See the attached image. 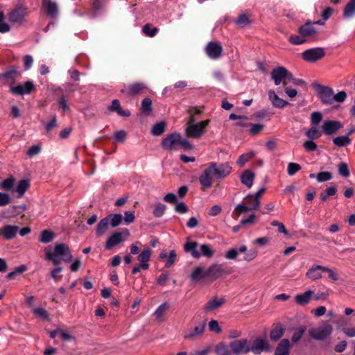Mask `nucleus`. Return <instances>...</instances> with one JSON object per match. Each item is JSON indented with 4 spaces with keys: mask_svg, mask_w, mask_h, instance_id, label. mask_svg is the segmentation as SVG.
<instances>
[{
    "mask_svg": "<svg viewBox=\"0 0 355 355\" xmlns=\"http://www.w3.org/2000/svg\"><path fill=\"white\" fill-rule=\"evenodd\" d=\"M45 259L51 260L54 266H58L61 261L69 262L72 255L69 246L65 243H56L53 251H46Z\"/></svg>",
    "mask_w": 355,
    "mask_h": 355,
    "instance_id": "nucleus-1",
    "label": "nucleus"
},
{
    "mask_svg": "<svg viewBox=\"0 0 355 355\" xmlns=\"http://www.w3.org/2000/svg\"><path fill=\"white\" fill-rule=\"evenodd\" d=\"M210 120H205L199 123H195L191 116L187 123L185 134L187 137L199 139L205 132V128L209 124Z\"/></svg>",
    "mask_w": 355,
    "mask_h": 355,
    "instance_id": "nucleus-2",
    "label": "nucleus"
},
{
    "mask_svg": "<svg viewBox=\"0 0 355 355\" xmlns=\"http://www.w3.org/2000/svg\"><path fill=\"white\" fill-rule=\"evenodd\" d=\"M260 205L261 200H259L257 198H254L252 194H248L241 203L235 207L234 214L236 217H239L242 214L257 210L260 207Z\"/></svg>",
    "mask_w": 355,
    "mask_h": 355,
    "instance_id": "nucleus-3",
    "label": "nucleus"
},
{
    "mask_svg": "<svg viewBox=\"0 0 355 355\" xmlns=\"http://www.w3.org/2000/svg\"><path fill=\"white\" fill-rule=\"evenodd\" d=\"M271 78L275 85L283 84L284 87L288 85L293 80V74L284 67H278L271 71Z\"/></svg>",
    "mask_w": 355,
    "mask_h": 355,
    "instance_id": "nucleus-4",
    "label": "nucleus"
},
{
    "mask_svg": "<svg viewBox=\"0 0 355 355\" xmlns=\"http://www.w3.org/2000/svg\"><path fill=\"white\" fill-rule=\"evenodd\" d=\"M333 327L328 322H324L317 328L309 329V334L311 337L315 340H322L330 336L332 333Z\"/></svg>",
    "mask_w": 355,
    "mask_h": 355,
    "instance_id": "nucleus-5",
    "label": "nucleus"
},
{
    "mask_svg": "<svg viewBox=\"0 0 355 355\" xmlns=\"http://www.w3.org/2000/svg\"><path fill=\"white\" fill-rule=\"evenodd\" d=\"M21 72L16 67H12L0 73V81L4 85L14 86L15 82L21 77Z\"/></svg>",
    "mask_w": 355,
    "mask_h": 355,
    "instance_id": "nucleus-6",
    "label": "nucleus"
},
{
    "mask_svg": "<svg viewBox=\"0 0 355 355\" xmlns=\"http://www.w3.org/2000/svg\"><path fill=\"white\" fill-rule=\"evenodd\" d=\"M212 171L214 178L217 180H223L232 172V166L229 162L218 164L216 162H211L209 165Z\"/></svg>",
    "mask_w": 355,
    "mask_h": 355,
    "instance_id": "nucleus-7",
    "label": "nucleus"
},
{
    "mask_svg": "<svg viewBox=\"0 0 355 355\" xmlns=\"http://www.w3.org/2000/svg\"><path fill=\"white\" fill-rule=\"evenodd\" d=\"M147 89V86L144 83L137 82L132 84L125 85L121 89V92L125 96L130 97L143 94Z\"/></svg>",
    "mask_w": 355,
    "mask_h": 355,
    "instance_id": "nucleus-8",
    "label": "nucleus"
},
{
    "mask_svg": "<svg viewBox=\"0 0 355 355\" xmlns=\"http://www.w3.org/2000/svg\"><path fill=\"white\" fill-rule=\"evenodd\" d=\"M232 272L231 268L224 267L223 264L215 263L205 270V275L216 279L224 275H230Z\"/></svg>",
    "mask_w": 355,
    "mask_h": 355,
    "instance_id": "nucleus-9",
    "label": "nucleus"
},
{
    "mask_svg": "<svg viewBox=\"0 0 355 355\" xmlns=\"http://www.w3.org/2000/svg\"><path fill=\"white\" fill-rule=\"evenodd\" d=\"M230 348L234 355L245 354L250 352V340L240 338L230 343Z\"/></svg>",
    "mask_w": 355,
    "mask_h": 355,
    "instance_id": "nucleus-10",
    "label": "nucleus"
},
{
    "mask_svg": "<svg viewBox=\"0 0 355 355\" xmlns=\"http://www.w3.org/2000/svg\"><path fill=\"white\" fill-rule=\"evenodd\" d=\"M313 87L318 93L319 98L323 104H333L334 90L332 88L320 84H314Z\"/></svg>",
    "mask_w": 355,
    "mask_h": 355,
    "instance_id": "nucleus-11",
    "label": "nucleus"
},
{
    "mask_svg": "<svg viewBox=\"0 0 355 355\" xmlns=\"http://www.w3.org/2000/svg\"><path fill=\"white\" fill-rule=\"evenodd\" d=\"M324 55L325 51L322 47L309 49L302 53V59L309 62H315L323 58Z\"/></svg>",
    "mask_w": 355,
    "mask_h": 355,
    "instance_id": "nucleus-12",
    "label": "nucleus"
},
{
    "mask_svg": "<svg viewBox=\"0 0 355 355\" xmlns=\"http://www.w3.org/2000/svg\"><path fill=\"white\" fill-rule=\"evenodd\" d=\"M180 141V134L172 133L167 135L162 142V148L168 151H173L179 149Z\"/></svg>",
    "mask_w": 355,
    "mask_h": 355,
    "instance_id": "nucleus-13",
    "label": "nucleus"
},
{
    "mask_svg": "<svg viewBox=\"0 0 355 355\" xmlns=\"http://www.w3.org/2000/svg\"><path fill=\"white\" fill-rule=\"evenodd\" d=\"M270 345L265 338H256L252 342L250 340V352L258 355L263 352H269Z\"/></svg>",
    "mask_w": 355,
    "mask_h": 355,
    "instance_id": "nucleus-14",
    "label": "nucleus"
},
{
    "mask_svg": "<svg viewBox=\"0 0 355 355\" xmlns=\"http://www.w3.org/2000/svg\"><path fill=\"white\" fill-rule=\"evenodd\" d=\"M35 89V85L31 80H28L23 84L10 87V92L15 95L23 96L31 94Z\"/></svg>",
    "mask_w": 355,
    "mask_h": 355,
    "instance_id": "nucleus-15",
    "label": "nucleus"
},
{
    "mask_svg": "<svg viewBox=\"0 0 355 355\" xmlns=\"http://www.w3.org/2000/svg\"><path fill=\"white\" fill-rule=\"evenodd\" d=\"M27 14V9L25 7L19 6L8 12V18L12 24H21Z\"/></svg>",
    "mask_w": 355,
    "mask_h": 355,
    "instance_id": "nucleus-16",
    "label": "nucleus"
},
{
    "mask_svg": "<svg viewBox=\"0 0 355 355\" xmlns=\"http://www.w3.org/2000/svg\"><path fill=\"white\" fill-rule=\"evenodd\" d=\"M129 234L130 233L128 229H124L121 232H116L113 233L110 237H108L105 243L106 249H112L113 247L116 246L123 241V239L122 238L123 235H124L125 237H128Z\"/></svg>",
    "mask_w": 355,
    "mask_h": 355,
    "instance_id": "nucleus-17",
    "label": "nucleus"
},
{
    "mask_svg": "<svg viewBox=\"0 0 355 355\" xmlns=\"http://www.w3.org/2000/svg\"><path fill=\"white\" fill-rule=\"evenodd\" d=\"M300 34L309 40H315L317 39L318 31L313 27L310 22L306 23L299 28Z\"/></svg>",
    "mask_w": 355,
    "mask_h": 355,
    "instance_id": "nucleus-18",
    "label": "nucleus"
},
{
    "mask_svg": "<svg viewBox=\"0 0 355 355\" xmlns=\"http://www.w3.org/2000/svg\"><path fill=\"white\" fill-rule=\"evenodd\" d=\"M205 51L210 58L216 60L221 56L223 48L219 43L210 42L206 46Z\"/></svg>",
    "mask_w": 355,
    "mask_h": 355,
    "instance_id": "nucleus-19",
    "label": "nucleus"
},
{
    "mask_svg": "<svg viewBox=\"0 0 355 355\" xmlns=\"http://www.w3.org/2000/svg\"><path fill=\"white\" fill-rule=\"evenodd\" d=\"M214 178V175L213 174L212 171L210 168V166H208V167L199 177L200 184L204 189L210 188L213 184Z\"/></svg>",
    "mask_w": 355,
    "mask_h": 355,
    "instance_id": "nucleus-20",
    "label": "nucleus"
},
{
    "mask_svg": "<svg viewBox=\"0 0 355 355\" xmlns=\"http://www.w3.org/2000/svg\"><path fill=\"white\" fill-rule=\"evenodd\" d=\"M343 128V125L338 121H325L322 126L323 132L325 135H332Z\"/></svg>",
    "mask_w": 355,
    "mask_h": 355,
    "instance_id": "nucleus-21",
    "label": "nucleus"
},
{
    "mask_svg": "<svg viewBox=\"0 0 355 355\" xmlns=\"http://www.w3.org/2000/svg\"><path fill=\"white\" fill-rule=\"evenodd\" d=\"M206 327V322H203L196 326L193 329H191L185 334L184 338L189 340H195L200 338L204 333Z\"/></svg>",
    "mask_w": 355,
    "mask_h": 355,
    "instance_id": "nucleus-22",
    "label": "nucleus"
},
{
    "mask_svg": "<svg viewBox=\"0 0 355 355\" xmlns=\"http://www.w3.org/2000/svg\"><path fill=\"white\" fill-rule=\"evenodd\" d=\"M225 303V300L223 297H214L207 301L203 307V310L206 313L211 312L219 307L222 306Z\"/></svg>",
    "mask_w": 355,
    "mask_h": 355,
    "instance_id": "nucleus-23",
    "label": "nucleus"
},
{
    "mask_svg": "<svg viewBox=\"0 0 355 355\" xmlns=\"http://www.w3.org/2000/svg\"><path fill=\"white\" fill-rule=\"evenodd\" d=\"M19 232V227L15 225H4L0 228V236L7 240L13 239Z\"/></svg>",
    "mask_w": 355,
    "mask_h": 355,
    "instance_id": "nucleus-24",
    "label": "nucleus"
},
{
    "mask_svg": "<svg viewBox=\"0 0 355 355\" xmlns=\"http://www.w3.org/2000/svg\"><path fill=\"white\" fill-rule=\"evenodd\" d=\"M42 6L45 8L47 15L51 17H55L58 13V6L52 0H42Z\"/></svg>",
    "mask_w": 355,
    "mask_h": 355,
    "instance_id": "nucleus-25",
    "label": "nucleus"
},
{
    "mask_svg": "<svg viewBox=\"0 0 355 355\" xmlns=\"http://www.w3.org/2000/svg\"><path fill=\"white\" fill-rule=\"evenodd\" d=\"M268 98L272 105L275 107L284 108L287 105H288V103L283 100L282 98H279L274 90H269Z\"/></svg>",
    "mask_w": 355,
    "mask_h": 355,
    "instance_id": "nucleus-26",
    "label": "nucleus"
},
{
    "mask_svg": "<svg viewBox=\"0 0 355 355\" xmlns=\"http://www.w3.org/2000/svg\"><path fill=\"white\" fill-rule=\"evenodd\" d=\"M322 266L313 265L306 273L307 278L315 281L322 278Z\"/></svg>",
    "mask_w": 355,
    "mask_h": 355,
    "instance_id": "nucleus-27",
    "label": "nucleus"
},
{
    "mask_svg": "<svg viewBox=\"0 0 355 355\" xmlns=\"http://www.w3.org/2000/svg\"><path fill=\"white\" fill-rule=\"evenodd\" d=\"M290 341L288 339H283L277 346L274 355H289Z\"/></svg>",
    "mask_w": 355,
    "mask_h": 355,
    "instance_id": "nucleus-28",
    "label": "nucleus"
},
{
    "mask_svg": "<svg viewBox=\"0 0 355 355\" xmlns=\"http://www.w3.org/2000/svg\"><path fill=\"white\" fill-rule=\"evenodd\" d=\"M313 294V291L308 290L304 293L296 295L295 301L298 305L304 306L309 303Z\"/></svg>",
    "mask_w": 355,
    "mask_h": 355,
    "instance_id": "nucleus-29",
    "label": "nucleus"
},
{
    "mask_svg": "<svg viewBox=\"0 0 355 355\" xmlns=\"http://www.w3.org/2000/svg\"><path fill=\"white\" fill-rule=\"evenodd\" d=\"M255 174L250 170L243 171L241 176V183L245 185L248 188H251L253 185Z\"/></svg>",
    "mask_w": 355,
    "mask_h": 355,
    "instance_id": "nucleus-30",
    "label": "nucleus"
},
{
    "mask_svg": "<svg viewBox=\"0 0 355 355\" xmlns=\"http://www.w3.org/2000/svg\"><path fill=\"white\" fill-rule=\"evenodd\" d=\"M109 110L112 112H116L119 115L121 116H130L131 113L129 110H123L120 105L119 100H113L112 105L110 106Z\"/></svg>",
    "mask_w": 355,
    "mask_h": 355,
    "instance_id": "nucleus-31",
    "label": "nucleus"
},
{
    "mask_svg": "<svg viewBox=\"0 0 355 355\" xmlns=\"http://www.w3.org/2000/svg\"><path fill=\"white\" fill-rule=\"evenodd\" d=\"M152 254V251L149 248H146L143 250L137 257V261L139 262V264H144L147 266V268H149L148 261H150V257Z\"/></svg>",
    "mask_w": 355,
    "mask_h": 355,
    "instance_id": "nucleus-32",
    "label": "nucleus"
},
{
    "mask_svg": "<svg viewBox=\"0 0 355 355\" xmlns=\"http://www.w3.org/2000/svg\"><path fill=\"white\" fill-rule=\"evenodd\" d=\"M110 225L107 217L101 219L97 225L96 234L97 236L103 235L108 230L109 225Z\"/></svg>",
    "mask_w": 355,
    "mask_h": 355,
    "instance_id": "nucleus-33",
    "label": "nucleus"
},
{
    "mask_svg": "<svg viewBox=\"0 0 355 355\" xmlns=\"http://www.w3.org/2000/svg\"><path fill=\"white\" fill-rule=\"evenodd\" d=\"M197 245L198 243L196 241L187 242L184 244V249L186 252H190L193 258L198 259L200 257V254L196 250Z\"/></svg>",
    "mask_w": 355,
    "mask_h": 355,
    "instance_id": "nucleus-34",
    "label": "nucleus"
},
{
    "mask_svg": "<svg viewBox=\"0 0 355 355\" xmlns=\"http://www.w3.org/2000/svg\"><path fill=\"white\" fill-rule=\"evenodd\" d=\"M355 15V0H350L343 10L345 19H349Z\"/></svg>",
    "mask_w": 355,
    "mask_h": 355,
    "instance_id": "nucleus-35",
    "label": "nucleus"
},
{
    "mask_svg": "<svg viewBox=\"0 0 355 355\" xmlns=\"http://www.w3.org/2000/svg\"><path fill=\"white\" fill-rule=\"evenodd\" d=\"M235 23L238 26L244 28L249 26L251 21L245 13H241L236 19Z\"/></svg>",
    "mask_w": 355,
    "mask_h": 355,
    "instance_id": "nucleus-36",
    "label": "nucleus"
},
{
    "mask_svg": "<svg viewBox=\"0 0 355 355\" xmlns=\"http://www.w3.org/2000/svg\"><path fill=\"white\" fill-rule=\"evenodd\" d=\"M106 217L112 227L119 226L123 220V216L120 214H109Z\"/></svg>",
    "mask_w": 355,
    "mask_h": 355,
    "instance_id": "nucleus-37",
    "label": "nucleus"
},
{
    "mask_svg": "<svg viewBox=\"0 0 355 355\" xmlns=\"http://www.w3.org/2000/svg\"><path fill=\"white\" fill-rule=\"evenodd\" d=\"M351 142V139L348 135L346 136H338L335 137L333 139V143L334 145L338 147H343L347 146Z\"/></svg>",
    "mask_w": 355,
    "mask_h": 355,
    "instance_id": "nucleus-38",
    "label": "nucleus"
},
{
    "mask_svg": "<svg viewBox=\"0 0 355 355\" xmlns=\"http://www.w3.org/2000/svg\"><path fill=\"white\" fill-rule=\"evenodd\" d=\"M141 112L146 116L149 115L152 112V101L149 98L143 99L141 102Z\"/></svg>",
    "mask_w": 355,
    "mask_h": 355,
    "instance_id": "nucleus-39",
    "label": "nucleus"
},
{
    "mask_svg": "<svg viewBox=\"0 0 355 355\" xmlns=\"http://www.w3.org/2000/svg\"><path fill=\"white\" fill-rule=\"evenodd\" d=\"M158 28L153 27L150 24H146L143 26L142 31L148 37H153L158 33Z\"/></svg>",
    "mask_w": 355,
    "mask_h": 355,
    "instance_id": "nucleus-40",
    "label": "nucleus"
},
{
    "mask_svg": "<svg viewBox=\"0 0 355 355\" xmlns=\"http://www.w3.org/2000/svg\"><path fill=\"white\" fill-rule=\"evenodd\" d=\"M203 277H207L205 275V270H204L201 267L196 268L191 275V279L194 281L200 280Z\"/></svg>",
    "mask_w": 355,
    "mask_h": 355,
    "instance_id": "nucleus-41",
    "label": "nucleus"
},
{
    "mask_svg": "<svg viewBox=\"0 0 355 355\" xmlns=\"http://www.w3.org/2000/svg\"><path fill=\"white\" fill-rule=\"evenodd\" d=\"M29 182L27 180H21L19 182L16 191L18 193L19 196H21L29 187Z\"/></svg>",
    "mask_w": 355,
    "mask_h": 355,
    "instance_id": "nucleus-42",
    "label": "nucleus"
},
{
    "mask_svg": "<svg viewBox=\"0 0 355 355\" xmlns=\"http://www.w3.org/2000/svg\"><path fill=\"white\" fill-rule=\"evenodd\" d=\"M306 136L313 140L320 137L322 132L318 129L317 126H313L306 132Z\"/></svg>",
    "mask_w": 355,
    "mask_h": 355,
    "instance_id": "nucleus-43",
    "label": "nucleus"
},
{
    "mask_svg": "<svg viewBox=\"0 0 355 355\" xmlns=\"http://www.w3.org/2000/svg\"><path fill=\"white\" fill-rule=\"evenodd\" d=\"M55 236V234L53 232L49 231V230H44L42 232L40 241L43 243H47L51 242Z\"/></svg>",
    "mask_w": 355,
    "mask_h": 355,
    "instance_id": "nucleus-44",
    "label": "nucleus"
},
{
    "mask_svg": "<svg viewBox=\"0 0 355 355\" xmlns=\"http://www.w3.org/2000/svg\"><path fill=\"white\" fill-rule=\"evenodd\" d=\"M284 330L283 327L279 325L274 328L270 332V339L272 340H277L279 339L284 334Z\"/></svg>",
    "mask_w": 355,
    "mask_h": 355,
    "instance_id": "nucleus-45",
    "label": "nucleus"
},
{
    "mask_svg": "<svg viewBox=\"0 0 355 355\" xmlns=\"http://www.w3.org/2000/svg\"><path fill=\"white\" fill-rule=\"evenodd\" d=\"M288 41L293 45H300L307 42V39L301 34L300 35H292L290 36Z\"/></svg>",
    "mask_w": 355,
    "mask_h": 355,
    "instance_id": "nucleus-46",
    "label": "nucleus"
},
{
    "mask_svg": "<svg viewBox=\"0 0 355 355\" xmlns=\"http://www.w3.org/2000/svg\"><path fill=\"white\" fill-rule=\"evenodd\" d=\"M216 353L217 355H231L232 352L225 344L220 343L216 347Z\"/></svg>",
    "mask_w": 355,
    "mask_h": 355,
    "instance_id": "nucleus-47",
    "label": "nucleus"
},
{
    "mask_svg": "<svg viewBox=\"0 0 355 355\" xmlns=\"http://www.w3.org/2000/svg\"><path fill=\"white\" fill-rule=\"evenodd\" d=\"M200 256H204L207 258H210L214 255V250L211 248V247L207 244H202L200 247Z\"/></svg>",
    "mask_w": 355,
    "mask_h": 355,
    "instance_id": "nucleus-48",
    "label": "nucleus"
},
{
    "mask_svg": "<svg viewBox=\"0 0 355 355\" xmlns=\"http://www.w3.org/2000/svg\"><path fill=\"white\" fill-rule=\"evenodd\" d=\"M166 206L162 203L158 202L155 204L153 213L155 217L159 218L164 214Z\"/></svg>",
    "mask_w": 355,
    "mask_h": 355,
    "instance_id": "nucleus-49",
    "label": "nucleus"
},
{
    "mask_svg": "<svg viewBox=\"0 0 355 355\" xmlns=\"http://www.w3.org/2000/svg\"><path fill=\"white\" fill-rule=\"evenodd\" d=\"M254 156V153H248L245 154H242L239 157L236 164L239 166H243L246 162H248L251 158H252Z\"/></svg>",
    "mask_w": 355,
    "mask_h": 355,
    "instance_id": "nucleus-50",
    "label": "nucleus"
},
{
    "mask_svg": "<svg viewBox=\"0 0 355 355\" xmlns=\"http://www.w3.org/2000/svg\"><path fill=\"white\" fill-rule=\"evenodd\" d=\"M165 123L164 122H160L158 123H156L152 129V133L154 135L159 136L161 135L164 132L165 129Z\"/></svg>",
    "mask_w": 355,
    "mask_h": 355,
    "instance_id": "nucleus-51",
    "label": "nucleus"
},
{
    "mask_svg": "<svg viewBox=\"0 0 355 355\" xmlns=\"http://www.w3.org/2000/svg\"><path fill=\"white\" fill-rule=\"evenodd\" d=\"M168 309V304L167 302H164L158 308L156 309L155 312V315L157 318H161L166 313V310Z\"/></svg>",
    "mask_w": 355,
    "mask_h": 355,
    "instance_id": "nucleus-52",
    "label": "nucleus"
},
{
    "mask_svg": "<svg viewBox=\"0 0 355 355\" xmlns=\"http://www.w3.org/2000/svg\"><path fill=\"white\" fill-rule=\"evenodd\" d=\"M15 179L13 178H9L3 180L1 182L0 186L3 189L9 191L12 188Z\"/></svg>",
    "mask_w": 355,
    "mask_h": 355,
    "instance_id": "nucleus-53",
    "label": "nucleus"
},
{
    "mask_svg": "<svg viewBox=\"0 0 355 355\" xmlns=\"http://www.w3.org/2000/svg\"><path fill=\"white\" fill-rule=\"evenodd\" d=\"M19 208L18 206H13L8 209L3 213V216L5 218L14 217L19 214L17 209Z\"/></svg>",
    "mask_w": 355,
    "mask_h": 355,
    "instance_id": "nucleus-54",
    "label": "nucleus"
},
{
    "mask_svg": "<svg viewBox=\"0 0 355 355\" xmlns=\"http://www.w3.org/2000/svg\"><path fill=\"white\" fill-rule=\"evenodd\" d=\"M301 169V166L299 164L290 162L288 164L287 172L289 175H295L297 171Z\"/></svg>",
    "mask_w": 355,
    "mask_h": 355,
    "instance_id": "nucleus-55",
    "label": "nucleus"
},
{
    "mask_svg": "<svg viewBox=\"0 0 355 355\" xmlns=\"http://www.w3.org/2000/svg\"><path fill=\"white\" fill-rule=\"evenodd\" d=\"M317 180L319 182H326L332 178V175L330 172H320L317 175Z\"/></svg>",
    "mask_w": 355,
    "mask_h": 355,
    "instance_id": "nucleus-56",
    "label": "nucleus"
},
{
    "mask_svg": "<svg viewBox=\"0 0 355 355\" xmlns=\"http://www.w3.org/2000/svg\"><path fill=\"white\" fill-rule=\"evenodd\" d=\"M338 172L341 176L347 178L349 175L347 164L343 162L340 163L338 166Z\"/></svg>",
    "mask_w": 355,
    "mask_h": 355,
    "instance_id": "nucleus-57",
    "label": "nucleus"
},
{
    "mask_svg": "<svg viewBox=\"0 0 355 355\" xmlns=\"http://www.w3.org/2000/svg\"><path fill=\"white\" fill-rule=\"evenodd\" d=\"M322 118V114L319 112H315L311 114V121L313 126H317Z\"/></svg>",
    "mask_w": 355,
    "mask_h": 355,
    "instance_id": "nucleus-58",
    "label": "nucleus"
},
{
    "mask_svg": "<svg viewBox=\"0 0 355 355\" xmlns=\"http://www.w3.org/2000/svg\"><path fill=\"white\" fill-rule=\"evenodd\" d=\"M249 126L251 127L250 130V133L252 135H256L261 132L263 129V125L262 124H249Z\"/></svg>",
    "mask_w": 355,
    "mask_h": 355,
    "instance_id": "nucleus-59",
    "label": "nucleus"
},
{
    "mask_svg": "<svg viewBox=\"0 0 355 355\" xmlns=\"http://www.w3.org/2000/svg\"><path fill=\"white\" fill-rule=\"evenodd\" d=\"M347 98V94L344 91L339 92L338 93L333 95V103L337 102V103H342Z\"/></svg>",
    "mask_w": 355,
    "mask_h": 355,
    "instance_id": "nucleus-60",
    "label": "nucleus"
},
{
    "mask_svg": "<svg viewBox=\"0 0 355 355\" xmlns=\"http://www.w3.org/2000/svg\"><path fill=\"white\" fill-rule=\"evenodd\" d=\"M179 148L189 150L193 148V146L187 139L182 138V136L180 135Z\"/></svg>",
    "mask_w": 355,
    "mask_h": 355,
    "instance_id": "nucleus-61",
    "label": "nucleus"
},
{
    "mask_svg": "<svg viewBox=\"0 0 355 355\" xmlns=\"http://www.w3.org/2000/svg\"><path fill=\"white\" fill-rule=\"evenodd\" d=\"M11 198L6 193H0V207L8 205L10 203Z\"/></svg>",
    "mask_w": 355,
    "mask_h": 355,
    "instance_id": "nucleus-62",
    "label": "nucleus"
},
{
    "mask_svg": "<svg viewBox=\"0 0 355 355\" xmlns=\"http://www.w3.org/2000/svg\"><path fill=\"white\" fill-rule=\"evenodd\" d=\"M176 252L174 250L170 251L169 255L168 257L165 267L166 268H170L172 266V265L175 261L176 259Z\"/></svg>",
    "mask_w": 355,
    "mask_h": 355,
    "instance_id": "nucleus-63",
    "label": "nucleus"
},
{
    "mask_svg": "<svg viewBox=\"0 0 355 355\" xmlns=\"http://www.w3.org/2000/svg\"><path fill=\"white\" fill-rule=\"evenodd\" d=\"M209 329L211 331L219 334L221 332V328L220 327L216 320H212L209 322Z\"/></svg>",
    "mask_w": 355,
    "mask_h": 355,
    "instance_id": "nucleus-64",
    "label": "nucleus"
}]
</instances>
